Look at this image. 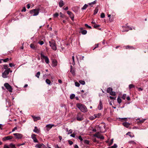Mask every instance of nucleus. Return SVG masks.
I'll list each match as a JSON object with an SVG mask.
<instances>
[{"label":"nucleus","mask_w":148,"mask_h":148,"mask_svg":"<svg viewBox=\"0 0 148 148\" xmlns=\"http://www.w3.org/2000/svg\"><path fill=\"white\" fill-rule=\"evenodd\" d=\"M77 106L82 112H87V108L84 105L81 103H78L77 104Z\"/></svg>","instance_id":"nucleus-1"},{"label":"nucleus","mask_w":148,"mask_h":148,"mask_svg":"<svg viewBox=\"0 0 148 148\" xmlns=\"http://www.w3.org/2000/svg\"><path fill=\"white\" fill-rule=\"evenodd\" d=\"M40 9L38 8L36 9L32 10L30 11V13L33 16H36L38 15L39 13V11Z\"/></svg>","instance_id":"nucleus-2"},{"label":"nucleus","mask_w":148,"mask_h":148,"mask_svg":"<svg viewBox=\"0 0 148 148\" xmlns=\"http://www.w3.org/2000/svg\"><path fill=\"white\" fill-rule=\"evenodd\" d=\"M49 42L50 44V46L51 47L52 49L54 51L56 50L57 47L55 41L52 40L51 41H49Z\"/></svg>","instance_id":"nucleus-3"},{"label":"nucleus","mask_w":148,"mask_h":148,"mask_svg":"<svg viewBox=\"0 0 148 148\" xmlns=\"http://www.w3.org/2000/svg\"><path fill=\"white\" fill-rule=\"evenodd\" d=\"M40 54L41 59H45V62L47 64H49V61L48 57L47 56H45L42 53H41Z\"/></svg>","instance_id":"nucleus-4"},{"label":"nucleus","mask_w":148,"mask_h":148,"mask_svg":"<svg viewBox=\"0 0 148 148\" xmlns=\"http://www.w3.org/2000/svg\"><path fill=\"white\" fill-rule=\"evenodd\" d=\"M4 86L10 92H12V88L10 85L8 83H5L4 84Z\"/></svg>","instance_id":"nucleus-5"},{"label":"nucleus","mask_w":148,"mask_h":148,"mask_svg":"<svg viewBox=\"0 0 148 148\" xmlns=\"http://www.w3.org/2000/svg\"><path fill=\"white\" fill-rule=\"evenodd\" d=\"M12 72V71H10V69L8 70H5L3 73L2 77L4 78H6L7 77V75L9 74V72Z\"/></svg>","instance_id":"nucleus-6"},{"label":"nucleus","mask_w":148,"mask_h":148,"mask_svg":"<svg viewBox=\"0 0 148 148\" xmlns=\"http://www.w3.org/2000/svg\"><path fill=\"white\" fill-rule=\"evenodd\" d=\"M76 119L79 121L83 120L84 119L83 115L80 112L78 113L77 115Z\"/></svg>","instance_id":"nucleus-7"},{"label":"nucleus","mask_w":148,"mask_h":148,"mask_svg":"<svg viewBox=\"0 0 148 148\" xmlns=\"http://www.w3.org/2000/svg\"><path fill=\"white\" fill-rule=\"evenodd\" d=\"M54 126V124H49L47 125L45 127V131L46 132H48Z\"/></svg>","instance_id":"nucleus-8"},{"label":"nucleus","mask_w":148,"mask_h":148,"mask_svg":"<svg viewBox=\"0 0 148 148\" xmlns=\"http://www.w3.org/2000/svg\"><path fill=\"white\" fill-rule=\"evenodd\" d=\"M13 135L15 136V138L18 139L22 138L23 136L22 134L18 133H14Z\"/></svg>","instance_id":"nucleus-9"},{"label":"nucleus","mask_w":148,"mask_h":148,"mask_svg":"<svg viewBox=\"0 0 148 148\" xmlns=\"http://www.w3.org/2000/svg\"><path fill=\"white\" fill-rule=\"evenodd\" d=\"M3 148H16L14 144L11 143L9 145H5Z\"/></svg>","instance_id":"nucleus-10"},{"label":"nucleus","mask_w":148,"mask_h":148,"mask_svg":"<svg viewBox=\"0 0 148 148\" xmlns=\"http://www.w3.org/2000/svg\"><path fill=\"white\" fill-rule=\"evenodd\" d=\"M13 138V136H8L2 138L3 141H5L7 140H10Z\"/></svg>","instance_id":"nucleus-11"},{"label":"nucleus","mask_w":148,"mask_h":148,"mask_svg":"<svg viewBox=\"0 0 148 148\" xmlns=\"http://www.w3.org/2000/svg\"><path fill=\"white\" fill-rule=\"evenodd\" d=\"M35 147L38 148H47L45 145L43 144H37L35 145Z\"/></svg>","instance_id":"nucleus-12"},{"label":"nucleus","mask_w":148,"mask_h":148,"mask_svg":"<svg viewBox=\"0 0 148 148\" xmlns=\"http://www.w3.org/2000/svg\"><path fill=\"white\" fill-rule=\"evenodd\" d=\"M36 135L34 134H32L31 136V138L33 140V141L34 143H38V141L36 137Z\"/></svg>","instance_id":"nucleus-13"},{"label":"nucleus","mask_w":148,"mask_h":148,"mask_svg":"<svg viewBox=\"0 0 148 148\" xmlns=\"http://www.w3.org/2000/svg\"><path fill=\"white\" fill-rule=\"evenodd\" d=\"M67 14L69 15L70 16V18L73 21L74 20V16L72 12L70 11H67Z\"/></svg>","instance_id":"nucleus-14"},{"label":"nucleus","mask_w":148,"mask_h":148,"mask_svg":"<svg viewBox=\"0 0 148 148\" xmlns=\"http://www.w3.org/2000/svg\"><path fill=\"white\" fill-rule=\"evenodd\" d=\"M103 106L102 104V101L101 100H100L99 101V104L98 107V108L99 110H101L103 108Z\"/></svg>","instance_id":"nucleus-15"},{"label":"nucleus","mask_w":148,"mask_h":148,"mask_svg":"<svg viewBox=\"0 0 148 148\" xmlns=\"http://www.w3.org/2000/svg\"><path fill=\"white\" fill-rule=\"evenodd\" d=\"M32 116L34 119V121H37V120H39L40 119V117L39 116Z\"/></svg>","instance_id":"nucleus-16"},{"label":"nucleus","mask_w":148,"mask_h":148,"mask_svg":"<svg viewBox=\"0 0 148 148\" xmlns=\"http://www.w3.org/2000/svg\"><path fill=\"white\" fill-rule=\"evenodd\" d=\"M70 68V72H71L73 75H75V69L73 68L72 65H71Z\"/></svg>","instance_id":"nucleus-17"},{"label":"nucleus","mask_w":148,"mask_h":148,"mask_svg":"<svg viewBox=\"0 0 148 148\" xmlns=\"http://www.w3.org/2000/svg\"><path fill=\"white\" fill-rule=\"evenodd\" d=\"M123 125L126 127L128 128L130 125V124L127 122H125L123 123Z\"/></svg>","instance_id":"nucleus-18"},{"label":"nucleus","mask_w":148,"mask_h":148,"mask_svg":"<svg viewBox=\"0 0 148 148\" xmlns=\"http://www.w3.org/2000/svg\"><path fill=\"white\" fill-rule=\"evenodd\" d=\"M52 65L53 66H56L57 65V61L56 60H54L52 62Z\"/></svg>","instance_id":"nucleus-19"},{"label":"nucleus","mask_w":148,"mask_h":148,"mask_svg":"<svg viewBox=\"0 0 148 148\" xmlns=\"http://www.w3.org/2000/svg\"><path fill=\"white\" fill-rule=\"evenodd\" d=\"M64 4V1L62 0H60L59 2V6L60 8L62 7Z\"/></svg>","instance_id":"nucleus-20"},{"label":"nucleus","mask_w":148,"mask_h":148,"mask_svg":"<svg viewBox=\"0 0 148 148\" xmlns=\"http://www.w3.org/2000/svg\"><path fill=\"white\" fill-rule=\"evenodd\" d=\"M33 131L34 132L37 134L39 133L40 132V130L37 128V127L36 126L35 127Z\"/></svg>","instance_id":"nucleus-21"},{"label":"nucleus","mask_w":148,"mask_h":148,"mask_svg":"<svg viewBox=\"0 0 148 148\" xmlns=\"http://www.w3.org/2000/svg\"><path fill=\"white\" fill-rule=\"evenodd\" d=\"M101 114L100 113H98L97 114H95L94 116L95 117V118H99L100 116L101 115Z\"/></svg>","instance_id":"nucleus-22"},{"label":"nucleus","mask_w":148,"mask_h":148,"mask_svg":"<svg viewBox=\"0 0 148 148\" xmlns=\"http://www.w3.org/2000/svg\"><path fill=\"white\" fill-rule=\"evenodd\" d=\"M30 47L32 49L34 50L36 49V47L34 44L33 43H32L30 44Z\"/></svg>","instance_id":"nucleus-23"},{"label":"nucleus","mask_w":148,"mask_h":148,"mask_svg":"<svg viewBox=\"0 0 148 148\" xmlns=\"http://www.w3.org/2000/svg\"><path fill=\"white\" fill-rule=\"evenodd\" d=\"M112 89L111 88H108L107 89V92L108 93H110L112 91Z\"/></svg>","instance_id":"nucleus-24"},{"label":"nucleus","mask_w":148,"mask_h":148,"mask_svg":"<svg viewBox=\"0 0 148 148\" xmlns=\"http://www.w3.org/2000/svg\"><path fill=\"white\" fill-rule=\"evenodd\" d=\"M47 83V84L49 85H50L51 82L50 81L49 79H46L45 81Z\"/></svg>","instance_id":"nucleus-25"},{"label":"nucleus","mask_w":148,"mask_h":148,"mask_svg":"<svg viewBox=\"0 0 148 148\" xmlns=\"http://www.w3.org/2000/svg\"><path fill=\"white\" fill-rule=\"evenodd\" d=\"M128 143L130 144H136V143L134 140H130L128 142Z\"/></svg>","instance_id":"nucleus-26"},{"label":"nucleus","mask_w":148,"mask_h":148,"mask_svg":"<svg viewBox=\"0 0 148 148\" xmlns=\"http://www.w3.org/2000/svg\"><path fill=\"white\" fill-rule=\"evenodd\" d=\"M88 6V5L86 4H85L83 6V7L82 8V10H85L87 7Z\"/></svg>","instance_id":"nucleus-27"},{"label":"nucleus","mask_w":148,"mask_h":148,"mask_svg":"<svg viewBox=\"0 0 148 148\" xmlns=\"http://www.w3.org/2000/svg\"><path fill=\"white\" fill-rule=\"evenodd\" d=\"M3 67L4 69L8 70L9 68H8V66L7 64H4L3 65Z\"/></svg>","instance_id":"nucleus-28"},{"label":"nucleus","mask_w":148,"mask_h":148,"mask_svg":"<svg viewBox=\"0 0 148 148\" xmlns=\"http://www.w3.org/2000/svg\"><path fill=\"white\" fill-rule=\"evenodd\" d=\"M98 11V9L96 8L94 11V15L96 14Z\"/></svg>","instance_id":"nucleus-29"},{"label":"nucleus","mask_w":148,"mask_h":148,"mask_svg":"<svg viewBox=\"0 0 148 148\" xmlns=\"http://www.w3.org/2000/svg\"><path fill=\"white\" fill-rule=\"evenodd\" d=\"M146 119H143L141 120H140L138 122V123H143L146 120Z\"/></svg>","instance_id":"nucleus-30"},{"label":"nucleus","mask_w":148,"mask_h":148,"mask_svg":"<svg viewBox=\"0 0 148 148\" xmlns=\"http://www.w3.org/2000/svg\"><path fill=\"white\" fill-rule=\"evenodd\" d=\"M75 95L74 94H71L70 96V99H73L75 97Z\"/></svg>","instance_id":"nucleus-31"},{"label":"nucleus","mask_w":148,"mask_h":148,"mask_svg":"<svg viewBox=\"0 0 148 148\" xmlns=\"http://www.w3.org/2000/svg\"><path fill=\"white\" fill-rule=\"evenodd\" d=\"M87 31L85 30H84L81 31L82 34L83 35L86 34L87 33Z\"/></svg>","instance_id":"nucleus-32"},{"label":"nucleus","mask_w":148,"mask_h":148,"mask_svg":"<svg viewBox=\"0 0 148 148\" xmlns=\"http://www.w3.org/2000/svg\"><path fill=\"white\" fill-rule=\"evenodd\" d=\"M79 82L80 83L83 85H84L85 84V82L83 80H80L79 81Z\"/></svg>","instance_id":"nucleus-33"},{"label":"nucleus","mask_w":148,"mask_h":148,"mask_svg":"<svg viewBox=\"0 0 148 148\" xmlns=\"http://www.w3.org/2000/svg\"><path fill=\"white\" fill-rule=\"evenodd\" d=\"M100 133V132H98L97 133H96L95 134H94V136L95 137H98L99 135V134Z\"/></svg>","instance_id":"nucleus-34"},{"label":"nucleus","mask_w":148,"mask_h":148,"mask_svg":"<svg viewBox=\"0 0 148 148\" xmlns=\"http://www.w3.org/2000/svg\"><path fill=\"white\" fill-rule=\"evenodd\" d=\"M98 138H100L101 139H104V137L103 136L101 135H100L98 137H97Z\"/></svg>","instance_id":"nucleus-35"},{"label":"nucleus","mask_w":148,"mask_h":148,"mask_svg":"<svg viewBox=\"0 0 148 148\" xmlns=\"http://www.w3.org/2000/svg\"><path fill=\"white\" fill-rule=\"evenodd\" d=\"M117 102L119 103H120L121 102V99L119 97H118L117 99Z\"/></svg>","instance_id":"nucleus-36"},{"label":"nucleus","mask_w":148,"mask_h":148,"mask_svg":"<svg viewBox=\"0 0 148 148\" xmlns=\"http://www.w3.org/2000/svg\"><path fill=\"white\" fill-rule=\"evenodd\" d=\"M72 59L73 60V63H72V64L73 65H74L75 64V62L74 60V56H72Z\"/></svg>","instance_id":"nucleus-37"},{"label":"nucleus","mask_w":148,"mask_h":148,"mask_svg":"<svg viewBox=\"0 0 148 148\" xmlns=\"http://www.w3.org/2000/svg\"><path fill=\"white\" fill-rule=\"evenodd\" d=\"M40 75V72H38L36 73L35 76L37 78H39V76Z\"/></svg>","instance_id":"nucleus-38"},{"label":"nucleus","mask_w":148,"mask_h":148,"mask_svg":"<svg viewBox=\"0 0 148 148\" xmlns=\"http://www.w3.org/2000/svg\"><path fill=\"white\" fill-rule=\"evenodd\" d=\"M110 94L112 95L115 96L116 95V93L115 92H113L112 91L110 93Z\"/></svg>","instance_id":"nucleus-39"},{"label":"nucleus","mask_w":148,"mask_h":148,"mask_svg":"<svg viewBox=\"0 0 148 148\" xmlns=\"http://www.w3.org/2000/svg\"><path fill=\"white\" fill-rule=\"evenodd\" d=\"M73 132V130L71 129H70L68 132V133H67V134L68 135L69 134H71Z\"/></svg>","instance_id":"nucleus-40"},{"label":"nucleus","mask_w":148,"mask_h":148,"mask_svg":"<svg viewBox=\"0 0 148 148\" xmlns=\"http://www.w3.org/2000/svg\"><path fill=\"white\" fill-rule=\"evenodd\" d=\"M84 143H85L88 145L89 144L90 142L89 140H84Z\"/></svg>","instance_id":"nucleus-41"},{"label":"nucleus","mask_w":148,"mask_h":148,"mask_svg":"<svg viewBox=\"0 0 148 148\" xmlns=\"http://www.w3.org/2000/svg\"><path fill=\"white\" fill-rule=\"evenodd\" d=\"M117 147V145L116 144H114L113 146L111 147V148H116Z\"/></svg>","instance_id":"nucleus-42"},{"label":"nucleus","mask_w":148,"mask_h":148,"mask_svg":"<svg viewBox=\"0 0 148 148\" xmlns=\"http://www.w3.org/2000/svg\"><path fill=\"white\" fill-rule=\"evenodd\" d=\"M78 139L80 140V141L82 142L83 140V139L82 136H79L78 137Z\"/></svg>","instance_id":"nucleus-43"},{"label":"nucleus","mask_w":148,"mask_h":148,"mask_svg":"<svg viewBox=\"0 0 148 148\" xmlns=\"http://www.w3.org/2000/svg\"><path fill=\"white\" fill-rule=\"evenodd\" d=\"M105 15L104 13H102L101 14V18H103L105 17Z\"/></svg>","instance_id":"nucleus-44"},{"label":"nucleus","mask_w":148,"mask_h":148,"mask_svg":"<svg viewBox=\"0 0 148 148\" xmlns=\"http://www.w3.org/2000/svg\"><path fill=\"white\" fill-rule=\"evenodd\" d=\"M75 86L77 87H79L80 86L79 84L77 82H75Z\"/></svg>","instance_id":"nucleus-45"},{"label":"nucleus","mask_w":148,"mask_h":148,"mask_svg":"<svg viewBox=\"0 0 148 148\" xmlns=\"http://www.w3.org/2000/svg\"><path fill=\"white\" fill-rule=\"evenodd\" d=\"M125 48L126 49H128L129 48H130L131 49H132L133 48V47L132 46H127L125 47Z\"/></svg>","instance_id":"nucleus-46"},{"label":"nucleus","mask_w":148,"mask_h":148,"mask_svg":"<svg viewBox=\"0 0 148 148\" xmlns=\"http://www.w3.org/2000/svg\"><path fill=\"white\" fill-rule=\"evenodd\" d=\"M134 86L132 84H130L129 85V87L130 89H131V88L134 87Z\"/></svg>","instance_id":"nucleus-47"},{"label":"nucleus","mask_w":148,"mask_h":148,"mask_svg":"<svg viewBox=\"0 0 148 148\" xmlns=\"http://www.w3.org/2000/svg\"><path fill=\"white\" fill-rule=\"evenodd\" d=\"M85 26L87 27L88 28H89V29L91 28V27L90 26L88 25L87 24H85Z\"/></svg>","instance_id":"nucleus-48"},{"label":"nucleus","mask_w":148,"mask_h":148,"mask_svg":"<svg viewBox=\"0 0 148 148\" xmlns=\"http://www.w3.org/2000/svg\"><path fill=\"white\" fill-rule=\"evenodd\" d=\"M96 3V1L95 0L92 2L90 3H89L88 4L89 5H90L92 4H94L95 3Z\"/></svg>","instance_id":"nucleus-49"},{"label":"nucleus","mask_w":148,"mask_h":148,"mask_svg":"<svg viewBox=\"0 0 148 148\" xmlns=\"http://www.w3.org/2000/svg\"><path fill=\"white\" fill-rule=\"evenodd\" d=\"M59 16V14L58 13H56L53 15V16L54 17H56Z\"/></svg>","instance_id":"nucleus-50"},{"label":"nucleus","mask_w":148,"mask_h":148,"mask_svg":"<svg viewBox=\"0 0 148 148\" xmlns=\"http://www.w3.org/2000/svg\"><path fill=\"white\" fill-rule=\"evenodd\" d=\"M126 96V94H124L122 96V98L123 99H125Z\"/></svg>","instance_id":"nucleus-51"},{"label":"nucleus","mask_w":148,"mask_h":148,"mask_svg":"<svg viewBox=\"0 0 148 148\" xmlns=\"http://www.w3.org/2000/svg\"><path fill=\"white\" fill-rule=\"evenodd\" d=\"M2 60L4 62H8L9 60V58H7L4 59H2Z\"/></svg>","instance_id":"nucleus-52"},{"label":"nucleus","mask_w":148,"mask_h":148,"mask_svg":"<svg viewBox=\"0 0 148 148\" xmlns=\"http://www.w3.org/2000/svg\"><path fill=\"white\" fill-rule=\"evenodd\" d=\"M100 26V25H96V24H95L94 26V28H97V27H99Z\"/></svg>","instance_id":"nucleus-53"},{"label":"nucleus","mask_w":148,"mask_h":148,"mask_svg":"<svg viewBox=\"0 0 148 148\" xmlns=\"http://www.w3.org/2000/svg\"><path fill=\"white\" fill-rule=\"evenodd\" d=\"M26 11V9L25 7H23V9L21 10V12H25Z\"/></svg>","instance_id":"nucleus-54"},{"label":"nucleus","mask_w":148,"mask_h":148,"mask_svg":"<svg viewBox=\"0 0 148 148\" xmlns=\"http://www.w3.org/2000/svg\"><path fill=\"white\" fill-rule=\"evenodd\" d=\"M38 43L40 45H42L44 44V42L42 41H41L38 42Z\"/></svg>","instance_id":"nucleus-55"},{"label":"nucleus","mask_w":148,"mask_h":148,"mask_svg":"<svg viewBox=\"0 0 148 148\" xmlns=\"http://www.w3.org/2000/svg\"><path fill=\"white\" fill-rule=\"evenodd\" d=\"M95 117H94L93 116H91L90 117L89 119L91 120H93L94 119H95Z\"/></svg>","instance_id":"nucleus-56"},{"label":"nucleus","mask_w":148,"mask_h":148,"mask_svg":"<svg viewBox=\"0 0 148 148\" xmlns=\"http://www.w3.org/2000/svg\"><path fill=\"white\" fill-rule=\"evenodd\" d=\"M17 129V128L16 127H14L12 130V132H14L15 130H16Z\"/></svg>","instance_id":"nucleus-57"},{"label":"nucleus","mask_w":148,"mask_h":148,"mask_svg":"<svg viewBox=\"0 0 148 148\" xmlns=\"http://www.w3.org/2000/svg\"><path fill=\"white\" fill-rule=\"evenodd\" d=\"M68 142H69V144L71 145H72L73 143V142L72 141H71L70 140H69Z\"/></svg>","instance_id":"nucleus-58"},{"label":"nucleus","mask_w":148,"mask_h":148,"mask_svg":"<svg viewBox=\"0 0 148 148\" xmlns=\"http://www.w3.org/2000/svg\"><path fill=\"white\" fill-rule=\"evenodd\" d=\"M70 136L74 138V137H75V134L74 133H73L72 134H71L70 135Z\"/></svg>","instance_id":"nucleus-59"},{"label":"nucleus","mask_w":148,"mask_h":148,"mask_svg":"<svg viewBox=\"0 0 148 148\" xmlns=\"http://www.w3.org/2000/svg\"><path fill=\"white\" fill-rule=\"evenodd\" d=\"M9 65L10 67H12L13 66H15L12 63H9Z\"/></svg>","instance_id":"nucleus-60"},{"label":"nucleus","mask_w":148,"mask_h":148,"mask_svg":"<svg viewBox=\"0 0 148 148\" xmlns=\"http://www.w3.org/2000/svg\"><path fill=\"white\" fill-rule=\"evenodd\" d=\"M54 147L55 148H62L61 147H59L58 145L57 144L55 145Z\"/></svg>","instance_id":"nucleus-61"},{"label":"nucleus","mask_w":148,"mask_h":148,"mask_svg":"<svg viewBox=\"0 0 148 148\" xmlns=\"http://www.w3.org/2000/svg\"><path fill=\"white\" fill-rule=\"evenodd\" d=\"M110 99H116V97H114L112 96H110Z\"/></svg>","instance_id":"nucleus-62"},{"label":"nucleus","mask_w":148,"mask_h":148,"mask_svg":"<svg viewBox=\"0 0 148 148\" xmlns=\"http://www.w3.org/2000/svg\"><path fill=\"white\" fill-rule=\"evenodd\" d=\"M113 139H111V142L109 144V145H111L112 144V143H113Z\"/></svg>","instance_id":"nucleus-63"},{"label":"nucleus","mask_w":148,"mask_h":148,"mask_svg":"<svg viewBox=\"0 0 148 148\" xmlns=\"http://www.w3.org/2000/svg\"><path fill=\"white\" fill-rule=\"evenodd\" d=\"M74 148H79V147L77 145H74Z\"/></svg>","instance_id":"nucleus-64"}]
</instances>
